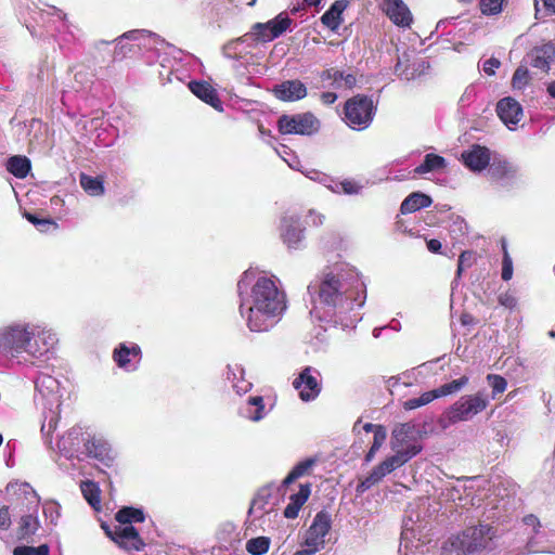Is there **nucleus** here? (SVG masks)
<instances>
[{"label": "nucleus", "mask_w": 555, "mask_h": 555, "mask_svg": "<svg viewBox=\"0 0 555 555\" xmlns=\"http://www.w3.org/2000/svg\"><path fill=\"white\" fill-rule=\"evenodd\" d=\"M308 292L313 301L311 314L343 328L354 327L361 320L358 308L365 301V284L358 271L335 264L311 282Z\"/></svg>", "instance_id": "f257e3e1"}, {"label": "nucleus", "mask_w": 555, "mask_h": 555, "mask_svg": "<svg viewBox=\"0 0 555 555\" xmlns=\"http://www.w3.org/2000/svg\"><path fill=\"white\" fill-rule=\"evenodd\" d=\"M275 276L246 270L237 282L240 313L251 332H268L286 310V295Z\"/></svg>", "instance_id": "f03ea898"}, {"label": "nucleus", "mask_w": 555, "mask_h": 555, "mask_svg": "<svg viewBox=\"0 0 555 555\" xmlns=\"http://www.w3.org/2000/svg\"><path fill=\"white\" fill-rule=\"evenodd\" d=\"M5 356L17 363H34L57 343L52 330L33 323H14L3 328Z\"/></svg>", "instance_id": "7ed1b4c3"}, {"label": "nucleus", "mask_w": 555, "mask_h": 555, "mask_svg": "<svg viewBox=\"0 0 555 555\" xmlns=\"http://www.w3.org/2000/svg\"><path fill=\"white\" fill-rule=\"evenodd\" d=\"M495 530L488 525H479L465 529L462 534L443 547L441 555H476L483 551H492L495 544Z\"/></svg>", "instance_id": "20e7f679"}, {"label": "nucleus", "mask_w": 555, "mask_h": 555, "mask_svg": "<svg viewBox=\"0 0 555 555\" xmlns=\"http://www.w3.org/2000/svg\"><path fill=\"white\" fill-rule=\"evenodd\" d=\"M144 519L145 516L142 509L124 507L116 514V520L119 525L115 527L114 531H107V534L125 550L141 551L144 542L132 524L142 522Z\"/></svg>", "instance_id": "39448f33"}, {"label": "nucleus", "mask_w": 555, "mask_h": 555, "mask_svg": "<svg viewBox=\"0 0 555 555\" xmlns=\"http://www.w3.org/2000/svg\"><path fill=\"white\" fill-rule=\"evenodd\" d=\"M489 405V397L478 391L460 397L440 416L439 425L446 429L451 425L473 420Z\"/></svg>", "instance_id": "423d86ee"}, {"label": "nucleus", "mask_w": 555, "mask_h": 555, "mask_svg": "<svg viewBox=\"0 0 555 555\" xmlns=\"http://www.w3.org/2000/svg\"><path fill=\"white\" fill-rule=\"evenodd\" d=\"M346 124L353 130H364L370 127L375 115L372 99L356 95L349 99L344 108Z\"/></svg>", "instance_id": "0eeeda50"}, {"label": "nucleus", "mask_w": 555, "mask_h": 555, "mask_svg": "<svg viewBox=\"0 0 555 555\" xmlns=\"http://www.w3.org/2000/svg\"><path fill=\"white\" fill-rule=\"evenodd\" d=\"M415 456V452L411 453H403L400 452L396 453L386 457L382 463H379L377 466H375L372 472L366 476L364 479L360 480V482L357 486V492L363 493L366 490L371 489L374 485L378 483L383 480L384 477H386L388 474L392 473L397 468L403 466L405 463H408L412 457Z\"/></svg>", "instance_id": "6e6552de"}, {"label": "nucleus", "mask_w": 555, "mask_h": 555, "mask_svg": "<svg viewBox=\"0 0 555 555\" xmlns=\"http://www.w3.org/2000/svg\"><path fill=\"white\" fill-rule=\"evenodd\" d=\"M331 516L325 512H319L311 526L307 530L305 548L296 552V555H313L325 545V537L331 530Z\"/></svg>", "instance_id": "1a4fd4ad"}, {"label": "nucleus", "mask_w": 555, "mask_h": 555, "mask_svg": "<svg viewBox=\"0 0 555 555\" xmlns=\"http://www.w3.org/2000/svg\"><path fill=\"white\" fill-rule=\"evenodd\" d=\"M278 126L283 134L312 135L319 131L320 121L313 114L302 113L281 116Z\"/></svg>", "instance_id": "9d476101"}, {"label": "nucleus", "mask_w": 555, "mask_h": 555, "mask_svg": "<svg viewBox=\"0 0 555 555\" xmlns=\"http://www.w3.org/2000/svg\"><path fill=\"white\" fill-rule=\"evenodd\" d=\"M542 525L539 518L529 514L522 518L521 529L522 534L526 535V545L524 553H544L550 552L545 546L546 533L541 530Z\"/></svg>", "instance_id": "9b49d317"}, {"label": "nucleus", "mask_w": 555, "mask_h": 555, "mask_svg": "<svg viewBox=\"0 0 555 555\" xmlns=\"http://www.w3.org/2000/svg\"><path fill=\"white\" fill-rule=\"evenodd\" d=\"M391 449L393 452L411 453L415 452V456L422 451V444L416 438L415 426L411 423L399 424L392 430Z\"/></svg>", "instance_id": "f8f14e48"}, {"label": "nucleus", "mask_w": 555, "mask_h": 555, "mask_svg": "<svg viewBox=\"0 0 555 555\" xmlns=\"http://www.w3.org/2000/svg\"><path fill=\"white\" fill-rule=\"evenodd\" d=\"M88 435L81 426L72 427L57 442L60 453L67 459L81 460Z\"/></svg>", "instance_id": "ddd939ff"}, {"label": "nucleus", "mask_w": 555, "mask_h": 555, "mask_svg": "<svg viewBox=\"0 0 555 555\" xmlns=\"http://www.w3.org/2000/svg\"><path fill=\"white\" fill-rule=\"evenodd\" d=\"M291 23V18L286 14L281 13L267 23L255 24L251 31L247 35L249 36V40L268 42L282 35Z\"/></svg>", "instance_id": "4468645a"}, {"label": "nucleus", "mask_w": 555, "mask_h": 555, "mask_svg": "<svg viewBox=\"0 0 555 555\" xmlns=\"http://www.w3.org/2000/svg\"><path fill=\"white\" fill-rule=\"evenodd\" d=\"M319 375L318 370L307 366L294 379L293 386L298 391L299 398L302 401L309 402L319 396L321 391V384L318 379Z\"/></svg>", "instance_id": "2eb2a0df"}, {"label": "nucleus", "mask_w": 555, "mask_h": 555, "mask_svg": "<svg viewBox=\"0 0 555 555\" xmlns=\"http://www.w3.org/2000/svg\"><path fill=\"white\" fill-rule=\"evenodd\" d=\"M492 153L487 146L473 144L461 154V160L473 172H481L492 163Z\"/></svg>", "instance_id": "dca6fc26"}, {"label": "nucleus", "mask_w": 555, "mask_h": 555, "mask_svg": "<svg viewBox=\"0 0 555 555\" xmlns=\"http://www.w3.org/2000/svg\"><path fill=\"white\" fill-rule=\"evenodd\" d=\"M305 229L296 216H285L281 222V237L289 249H299L305 240Z\"/></svg>", "instance_id": "f3484780"}, {"label": "nucleus", "mask_w": 555, "mask_h": 555, "mask_svg": "<svg viewBox=\"0 0 555 555\" xmlns=\"http://www.w3.org/2000/svg\"><path fill=\"white\" fill-rule=\"evenodd\" d=\"M489 175L502 186H508L518 179L519 169L514 163L505 158L493 157L489 167Z\"/></svg>", "instance_id": "a211bd4d"}, {"label": "nucleus", "mask_w": 555, "mask_h": 555, "mask_svg": "<svg viewBox=\"0 0 555 555\" xmlns=\"http://www.w3.org/2000/svg\"><path fill=\"white\" fill-rule=\"evenodd\" d=\"M35 387L42 398L48 400L50 410L55 405L60 406L61 403V384L59 379L48 373L41 372L35 380Z\"/></svg>", "instance_id": "6ab92c4d"}, {"label": "nucleus", "mask_w": 555, "mask_h": 555, "mask_svg": "<svg viewBox=\"0 0 555 555\" xmlns=\"http://www.w3.org/2000/svg\"><path fill=\"white\" fill-rule=\"evenodd\" d=\"M113 359L118 367L127 372H133L139 366L141 349L137 344H119V346L114 350Z\"/></svg>", "instance_id": "aec40b11"}, {"label": "nucleus", "mask_w": 555, "mask_h": 555, "mask_svg": "<svg viewBox=\"0 0 555 555\" xmlns=\"http://www.w3.org/2000/svg\"><path fill=\"white\" fill-rule=\"evenodd\" d=\"M382 10L388 18L397 26L409 28L413 16L403 0H382Z\"/></svg>", "instance_id": "412c9836"}, {"label": "nucleus", "mask_w": 555, "mask_h": 555, "mask_svg": "<svg viewBox=\"0 0 555 555\" xmlns=\"http://www.w3.org/2000/svg\"><path fill=\"white\" fill-rule=\"evenodd\" d=\"M272 93L283 102H295L307 95V87L299 79L285 80L273 87Z\"/></svg>", "instance_id": "4be33fe9"}, {"label": "nucleus", "mask_w": 555, "mask_h": 555, "mask_svg": "<svg viewBox=\"0 0 555 555\" xmlns=\"http://www.w3.org/2000/svg\"><path fill=\"white\" fill-rule=\"evenodd\" d=\"M496 112L501 120L513 129L522 117V107L515 99L507 96L498 102Z\"/></svg>", "instance_id": "5701e85b"}, {"label": "nucleus", "mask_w": 555, "mask_h": 555, "mask_svg": "<svg viewBox=\"0 0 555 555\" xmlns=\"http://www.w3.org/2000/svg\"><path fill=\"white\" fill-rule=\"evenodd\" d=\"M83 456L93 457L101 462H108L113 459L109 443L102 437L89 433L86 444H83Z\"/></svg>", "instance_id": "b1692460"}, {"label": "nucleus", "mask_w": 555, "mask_h": 555, "mask_svg": "<svg viewBox=\"0 0 555 555\" xmlns=\"http://www.w3.org/2000/svg\"><path fill=\"white\" fill-rule=\"evenodd\" d=\"M273 500L272 489L269 487L261 488L250 504L249 514L254 515L256 518L269 514L273 511L275 505Z\"/></svg>", "instance_id": "393cba45"}, {"label": "nucleus", "mask_w": 555, "mask_h": 555, "mask_svg": "<svg viewBox=\"0 0 555 555\" xmlns=\"http://www.w3.org/2000/svg\"><path fill=\"white\" fill-rule=\"evenodd\" d=\"M46 14L52 18L51 22L53 24H56L54 27L55 31L64 34V41L68 42L75 38L74 30L77 29V27L67 18L66 13L61 9L50 7L49 10L46 11Z\"/></svg>", "instance_id": "a878e982"}, {"label": "nucleus", "mask_w": 555, "mask_h": 555, "mask_svg": "<svg viewBox=\"0 0 555 555\" xmlns=\"http://www.w3.org/2000/svg\"><path fill=\"white\" fill-rule=\"evenodd\" d=\"M7 489L11 494L15 495L17 500L25 501L28 511H36L38 508L39 496L29 483L11 482Z\"/></svg>", "instance_id": "bb28decb"}, {"label": "nucleus", "mask_w": 555, "mask_h": 555, "mask_svg": "<svg viewBox=\"0 0 555 555\" xmlns=\"http://www.w3.org/2000/svg\"><path fill=\"white\" fill-rule=\"evenodd\" d=\"M194 95L209 104L217 111H222V103L218 98L216 90L206 81H192L189 85Z\"/></svg>", "instance_id": "cd10ccee"}, {"label": "nucleus", "mask_w": 555, "mask_h": 555, "mask_svg": "<svg viewBox=\"0 0 555 555\" xmlns=\"http://www.w3.org/2000/svg\"><path fill=\"white\" fill-rule=\"evenodd\" d=\"M555 55L554 46L551 43L543 44L541 47L534 48L528 54V62L532 67L539 68L542 72H547L550 69L551 61Z\"/></svg>", "instance_id": "c85d7f7f"}, {"label": "nucleus", "mask_w": 555, "mask_h": 555, "mask_svg": "<svg viewBox=\"0 0 555 555\" xmlns=\"http://www.w3.org/2000/svg\"><path fill=\"white\" fill-rule=\"evenodd\" d=\"M311 494V483L300 485L298 492L289 496V503L284 508V516L288 519H294L302 505L307 502Z\"/></svg>", "instance_id": "c756f323"}, {"label": "nucleus", "mask_w": 555, "mask_h": 555, "mask_svg": "<svg viewBox=\"0 0 555 555\" xmlns=\"http://www.w3.org/2000/svg\"><path fill=\"white\" fill-rule=\"evenodd\" d=\"M311 494V483L300 485L298 492L289 496V503L284 508V516L288 519H294L302 505L307 502Z\"/></svg>", "instance_id": "7c9ffc66"}, {"label": "nucleus", "mask_w": 555, "mask_h": 555, "mask_svg": "<svg viewBox=\"0 0 555 555\" xmlns=\"http://www.w3.org/2000/svg\"><path fill=\"white\" fill-rule=\"evenodd\" d=\"M311 494V483L300 485L298 492L289 496V503L284 508V516L288 519H294L302 505L307 502Z\"/></svg>", "instance_id": "2f4dec72"}, {"label": "nucleus", "mask_w": 555, "mask_h": 555, "mask_svg": "<svg viewBox=\"0 0 555 555\" xmlns=\"http://www.w3.org/2000/svg\"><path fill=\"white\" fill-rule=\"evenodd\" d=\"M225 376L238 395L246 393L251 388V383L245 379L244 369L240 364L228 365Z\"/></svg>", "instance_id": "473e14b6"}, {"label": "nucleus", "mask_w": 555, "mask_h": 555, "mask_svg": "<svg viewBox=\"0 0 555 555\" xmlns=\"http://www.w3.org/2000/svg\"><path fill=\"white\" fill-rule=\"evenodd\" d=\"M431 203L433 201L428 195L421 192H414L402 202L400 211L403 215L412 214L422 208L429 207Z\"/></svg>", "instance_id": "72a5a7b5"}, {"label": "nucleus", "mask_w": 555, "mask_h": 555, "mask_svg": "<svg viewBox=\"0 0 555 555\" xmlns=\"http://www.w3.org/2000/svg\"><path fill=\"white\" fill-rule=\"evenodd\" d=\"M264 405L262 397H250L245 408L242 409V415L250 421L258 422L264 417Z\"/></svg>", "instance_id": "f704fd0d"}, {"label": "nucleus", "mask_w": 555, "mask_h": 555, "mask_svg": "<svg viewBox=\"0 0 555 555\" xmlns=\"http://www.w3.org/2000/svg\"><path fill=\"white\" fill-rule=\"evenodd\" d=\"M79 182L83 191L90 196H102L105 192L104 180L101 177L81 173Z\"/></svg>", "instance_id": "c9c22d12"}, {"label": "nucleus", "mask_w": 555, "mask_h": 555, "mask_svg": "<svg viewBox=\"0 0 555 555\" xmlns=\"http://www.w3.org/2000/svg\"><path fill=\"white\" fill-rule=\"evenodd\" d=\"M322 79L333 80L335 88L345 87L350 89L356 85V77L352 74H346L334 68L324 70Z\"/></svg>", "instance_id": "e433bc0d"}, {"label": "nucleus", "mask_w": 555, "mask_h": 555, "mask_svg": "<svg viewBox=\"0 0 555 555\" xmlns=\"http://www.w3.org/2000/svg\"><path fill=\"white\" fill-rule=\"evenodd\" d=\"M27 515L22 516L18 527V538L25 539L34 534L39 528V520L36 515L37 509L28 511Z\"/></svg>", "instance_id": "4c0bfd02"}, {"label": "nucleus", "mask_w": 555, "mask_h": 555, "mask_svg": "<svg viewBox=\"0 0 555 555\" xmlns=\"http://www.w3.org/2000/svg\"><path fill=\"white\" fill-rule=\"evenodd\" d=\"M80 490L87 502L95 509H101L100 489L98 485L91 480L80 483Z\"/></svg>", "instance_id": "58836bf2"}, {"label": "nucleus", "mask_w": 555, "mask_h": 555, "mask_svg": "<svg viewBox=\"0 0 555 555\" xmlns=\"http://www.w3.org/2000/svg\"><path fill=\"white\" fill-rule=\"evenodd\" d=\"M314 459H306L294 466L289 474L284 478L282 487H287L298 478L308 474V472L314 466Z\"/></svg>", "instance_id": "ea45409f"}, {"label": "nucleus", "mask_w": 555, "mask_h": 555, "mask_svg": "<svg viewBox=\"0 0 555 555\" xmlns=\"http://www.w3.org/2000/svg\"><path fill=\"white\" fill-rule=\"evenodd\" d=\"M344 7L340 2H335L321 17L322 23L331 28L332 30H336L341 23V13Z\"/></svg>", "instance_id": "a19ab883"}, {"label": "nucleus", "mask_w": 555, "mask_h": 555, "mask_svg": "<svg viewBox=\"0 0 555 555\" xmlns=\"http://www.w3.org/2000/svg\"><path fill=\"white\" fill-rule=\"evenodd\" d=\"M8 170L16 178H25L30 170V162L25 156H13L8 162Z\"/></svg>", "instance_id": "79ce46f5"}, {"label": "nucleus", "mask_w": 555, "mask_h": 555, "mask_svg": "<svg viewBox=\"0 0 555 555\" xmlns=\"http://www.w3.org/2000/svg\"><path fill=\"white\" fill-rule=\"evenodd\" d=\"M446 167V159L436 154H427L424 162L415 168V173L424 175Z\"/></svg>", "instance_id": "37998d69"}, {"label": "nucleus", "mask_w": 555, "mask_h": 555, "mask_svg": "<svg viewBox=\"0 0 555 555\" xmlns=\"http://www.w3.org/2000/svg\"><path fill=\"white\" fill-rule=\"evenodd\" d=\"M469 382V377L464 375L457 379L451 380L436 388L438 398L447 397L461 391Z\"/></svg>", "instance_id": "c03bdc74"}, {"label": "nucleus", "mask_w": 555, "mask_h": 555, "mask_svg": "<svg viewBox=\"0 0 555 555\" xmlns=\"http://www.w3.org/2000/svg\"><path fill=\"white\" fill-rule=\"evenodd\" d=\"M271 540L268 537H257L246 542V551L251 555H263L269 551Z\"/></svg>", "instance_id": "a18cd8bd"}, {"label": "nucleus", "mask_w": 555, "mask_h": 555, "mask_svg": "<svg viewBox=\"0 0 555 555\" xmlns=\"http://www.w3.org/2000/svg\"><path fill=\"white\" fill-rule=\"evenodd\" d=\"M249 40V36L246 34L244 35L243 37L241 38H237L235 40H231L229 41L227 44H224L223 47V54L227 56V57H230V59H236V57H241V55L243 53H245L246 51L242 48V46L247 42Z\"/></svg>", "instance_id": "49530a36"}, {"label": "nucleus", "mask_w": 555, "mask_h": 555, "mask_svg": "<svg viewBox=\"0 0 555 555\" xmlns=\"http://www.w3.org/2000/svg\"><path fill=\"white\" fill-rule=\"evenodd\" d=\"M435 399H438L437 392L435 389L426 391L422 393L418 398H412L403 402V408L405 410H414L417 408H421L423 405H426L434 401Z\"/></svg>", "instance_id": "de8ad7c7"}, {"label": "nucleus", "mask_w": 555, "mask_h": 555, "mask_svg": "<svg viewBox=\"0 0 555 555\" xmlns=\"http://www.w3.org/2000/svg\"><path fill=\"white\" fill-rule=\"evenodd\" d=\"M387 438V431L385 427H378L376 434L373 436V443L365 455V462H371L376 452L382 448Z\"/></svg>", "instance_id": "09e8293b"}, {"label": "nucleus", "mask_w": 555, "mask_h": 555, "mask_svg": "<svg viewBox=\"0 0 555 555\" xmlns=\"http://www.w3.org/2000/svg\"><path fill=\"white\" fill-rule=\"evenodd\" d=\"M530 81L529 70L526 66L520 65L514 73L512 78V87L515 90H522Z\"/></svg>", "instance_id": "8fccbe9b"}, {"label": "nucleus", "mask_w": 555, "mask_h": 555, "mask_svg": "<svg viewBox=\"0 0 555 555\" xmlns=\"http://www.w3.org/2000/svg\"><path fill=\"white\" fill-rule=\"evenodd\" d=\"M335 193H345L348 195L359 194L362 186L353 180L337 181L335 184Z\"/></svg>", "instance_id": "3c124183"}, {"label": "nucleus", "mask_w": 555, "mask_h": 555, "mask_svg": "<svg viewBox=\"0 0 555 555\" xmlns=\"http://www.w3.org/2000/svg\"><path fill=\"white\" fill-rule=\"evenodd\" d=\"M487 380L492 388V399L505 391L507 383L504 377L496 374H489Z\"/></svg>", "instance_id": "603ef678"}, {"label": "nucleus", "mask_w": 555, "mask_h": 555, "mask_svg": "<svg viewBox=\"0 0 555 555\" xmlns=\"http://www.w3.org/2000/svg\"><path fill=\"white\" fill-rule=\"evenodd\" d=\"M13 555H49V546L46 544L38 547L17 546L14 548Z\"/></svg>", "instance_id": "864d4df0"}, {"label": "nucleus", "mask_w": 555, "mask_h": 555, "mask_svg": "<svg viewBox=\"0 0 555 555\" xmlns=\"http://www.w3.org/2000/svg\"><path fill=\"white\" fill-rule=\"evenodd\" d=\"M504 0H481L480 9L485 15H495L502 11Z\"/></svg>", "instance_id": "5fc2aeb1"}, {"label": "nucleus", "mask_w": 555, "mask_h": 555, "mask_svg": "<svg viewBox=\"0 0 555 555\" xmlns=\"http://www.w3.org/2000/svg\"><path fill=\"white\" fill-rule=\"evenodd\" d=\"M503 260H502V279L509 281L513 278V261L507 251L505 243H503Z\"/></svg>", "instance_id": "6e6d98bb"}, {"label": "nucleus", "mask_w": 555, "mask_h": 555, "mask_svg": "<svg viewBox=\"0 0 555 555\" xmlns=\"http://www.w3.org/2000/svg\"><path fill=\"white\" fill-rule=\"evenodd\" d=\"M475 261L474 253L470 250L463 251L459 257L456 278H460L464 268L470 267Z\"/></svg>", "instance_id": "4d7b16f0"}, {"label": "nucleus", "mask_w": 555, "mask_h": 555, "mask_svg": "<svg viewBox=\"0 0 555 555\" xmlns=\"http://www.w3.org/2000/svg\"><path fill=\"white\" fill-rule=\"evenodd\" d=\"M395 73L402 79L411 80L415 78V69L410 70L409 67L404 64L402 59H399L396 66Z\"/></svg>", "instance_id": "13d9d810"}, {"label": "nucleus", "mask_w": 555, "mask_h": 555, "mask_svg": "<svg viewBox=\"0 0 555 555\" xmlns=\"http://www.w3.org/2000/svg\"><path fill=\"white\" fill-rule=\"evenodd\" d=\"M499 304L507 309H514L517 306V298L512 292L501 293L498 297Z\"/></svg>", "instance_id": "bf43d9fd"}, {"label": "nucleus", "mask_w": 555, "mask_h": 555, "mask_svg": "<svg viewBox=\"0 0 555 555\" xmlns=\"http://www.w3.org/2000/svg\"><path fill=\"white\" fill-rule=\"evenodd\" d=\"M306 220L310 225L320 227L325 221V215L315 209H310L306 216Z\"/></svg>", "instance_id": "052dcab7"}, {"label": "nucleus", "mask_w": 555, "mask_h": 555, "mask_svg": "<svg viewBox=\"0 0 555 555\" xmlns=\"http://www.w3.org/2000/svg\"><path fill=\"white\" fill-rule=\"evenodd\" d=\"M57 425V417L55 415H51V417L42 423L41 433L48 439V437L55 430Z\"/></svg>", "instance_id": "680f3d73"}, {"label": "nucleus", "mask_w": 555, "mask_h": 555, "mask_svg": "<svg viewBox=\"0 0 555 555\" xmlns=\"http://www.w3.org/2000/svg\"><path fill=\"white\" fill-rule=\"evenodd\" d=\"M57 425V417L55 415H51V417L42 423L41 433L48 439V437L55 430Z\"/></svg>", "instance_id": "e2e57ef3"}, {"label": "nucleus", "mask_w": 555, "mask_h": 555, "mask_svg": "<svg viewBox=\"0 0 555 555\" xmlns=\"http://www.w3.org/2000/svg\"><path fill=\"white\" fill-rule=\"evenodd\" d=\"M501 63L495 57H490L482 64V70L488 75H494L495 69L500 67Z\"/></svg>", "instance_id": "0e129e2a"}, {"label": "nucleus", "mask_w": 555, "mask_h": 555, "mask_svg": "<svg viewBox=\"0 0 555 555\" xmlns=\"http://www.w3.org/2000/svg\"><path fill=\"white\" fill-rule=\"evenodd\" d=\"M320 179L318 181V183L324 185L326 189L331 190L332 192L335 193V184L337 182V180H335L334 178H332L331 176L326 175V173H322L321 176H318Z\"/></svg>", "instance_id": "69168bd1"}, {"label": "nucleus", "mask_w": 555, "mask_h": 555, "mask_svg": "<svg viewBox=\"0 0 555 555\" xmlns=\"http://www.w3.org/2000/svg\"><path fill=\"white\" fill-rule=\"evenodd\" d=\"M11 526V517L7 507L0 509V529L8 530Z\"/></svg>", "instance_id": "338daca9"}, {"label": "nucleus", "mask_w": 555, "mask_h": 555, "mask_svg": "<svg viewBox=\"0 0 555 555\" xmlns=\"http://www.w3.org/2000/svg\"><path fill=\"white\" fill-rule=\"evenodd\" d=\"M43 514L46 515V517H50L51 520L53 521L54 518H57L60 515L59 507L53 503H46L43 505Z\"/></svg>", "instance_id": "774afa93"}]
</instances>
